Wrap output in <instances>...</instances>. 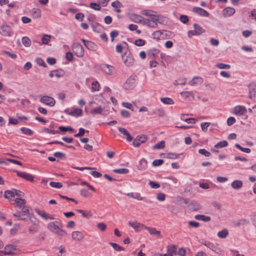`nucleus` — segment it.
<instances>
[{"label":"nucleus","mask_w":256,"mask_h":256,"mask_svg":"<svg viewBox=\"0 0 256 256\" xmlns=\"http://www.w3.org/2000/svg\"><path fill=\"white\" fill-rule=\"evenodd\" d=\"M163 32L162 30L155 31L152 34V38L157 40H160L162 38H163Z\"/></svg>","instance_id":"nucleus-34"},{"label":"nucleus","mask_w":256,"mask_h":256,"mask_svg":"<svg viewBox=\"0 0 256 256\" xmlns=\"http://www.w3.org/2000/svg\"><path fill=\"white\" fill-rule=\"evenodd\" d=\"M76 211L80 214H82V216L84 218H89L92 216L90 212H84V210L80 209L76 210Z\"/></svg>","instance_id":"nucleus-35"},{"label":"nucleus","mask_w":256,"mask_h":256,"mask_svg":"<svg viewBox=\"0 0 256 256\" xmlns=\"http://www.w3.org/2000/svg\"><path fill=\"white\" fill-rule=\"evenodd\" d=\"M180 155V154H177L176 153L170 152V153L166 154V158H170V159H176V158H178Z\"/></svg>","instance_id":"nucleus-49"},{"label":"nucleus","mask_w":256,"mask_h":256,"mask_svg":"<svg viewBox=\"0 0 256 256\" xmlns=\"http://www.w3.org/2000/svg\"><path fill=\"white\" fill-rule=\"evenodd\" d=\"M160 101L166 104H174V102L172 99L170 98H160Z\"/></svg>","instance_id":"nucleus-38"},{"label":"nucleus","mask_w":256,"mask_h":256,"mask_svg":"<svg viewBox=\"0 0 256 256\" xmlns=\"http://www.w3.org/2000/svg\"><path fill=\"white\" fill-rule=\"evenodd\" d=\"M176 249L177 248L176 246L172 245L168 246V254H177Z\"/></svg>","instance_id":"nucleus-47"},{"label":"nucleus","mask_w":256,"mask_h":256,"mask_svg":"<svg viewBox=\"0 0 256 256\" xmlns=\"http://www.w3.org/2000/svg\"><path fill=\"white\" fill-rule=\"evenodd\" d=\"M112 6L115 8L114 11L118 13L121 12V10L118 8H120L122 6V4L118 0L114 2L111 4Z\"/></svg>","instance_id":"nucleus-25"},{"label":"nucleus","mask_w":256,"mask_h":256,"mask_svg":"<svg viewBox=\"0 0 256 256\" xmlns=\"http://www.w3.org/2000/svg\"><path fill=\"white\" fill-rule=\"evenodd\" d=\"M110 244L114 248V250L116 251H121L124 250V248L120 246L116 243L110 242Z\"/></svg>","instance_id":"nucleus-48"},{"label":"nucleus","mask_w":256,"mask_h":256,"mask_svg":"<svg viewBox=\"0 0 256 256\" xmlns=\"http://www.w3.org/2000/svg\"><path fill=\"white\" fill-rule=\"evenodd\" d=\"M126 195L138 200H143V198L140 196V194L138 193L134 194L132 192H130L127 194Z\"/></svg>","instance_id":"nucleus-46"},{"label":"nucleus","mask_w":256,"mask_h":256,"mask_svg":"<svg viewBox=\"0 0 256 256\" xmlns=\"http://www.w3.org/2000/svg\"><path fill=\"white\" fill-rule=\"evenodd\" d=\"M22 43L26 47H28L31 44L30 40L27 36H24L22 38Z\"/></svg>","instance_id":"nucleus-40"},{"label":"nucleus","mask_w":256,"mask_h":256,"mask_svg":"<svg viewBox=\"0 0 256 256\" xmlns=\"http://www.w3.org/2000/svg\"><path fill=\"white\" fill-rule=\"evenodd\" d=\"M15 202L13 204L17 212L13 214V216L20 218L22 220H26L29 216L30 211L28 207L25 206L26 200L22 198L15 199Z\"/></svg>","instance_id":"nucleus-1"},{"label":"nucleus","mask_w":256,"mask_h":256,"mask_svg":"<svg viewBox=\"0 0 256 256\" xmlns=\"http://www.w3.org/2000/svg\"><path fill=\"white\" fill-rule=\"evenodd\" d=\"M160 50L157 48H154L148 52V56L149 59H152L156 58L160 54Z\"/></svg>","instance_id":"nucleus-17"},{"label":"nucleus","mask_w":256,"mask_h":256,"mask_svg":"<svg viewBox=\"0 0 256 256\" xmlns=\"http://www.w3.org/2000/svg\"><path fill=\"white\" fill-rule=\"evenodd\" d=\"M148 140V137L144 134L138 136L134 140L132 144L134 147L138 148L141 144L145 142Z\"/></svg>","instance_id":"nucleus-5"},{"label":"nucleus","mask_w":256,"mask_h":256,"mask_svg":"<svg viewBox=\"0 0 256 256\" xmlns=\"http://www.w3.org/2000/svg\"><path fill=\"white\" fill-rule=\"evenodd\" d=\"M216 66L220 69H229L230 68V66L228 64L223 63H217Z\"/></svg>","instance_id":"nucleus-51"},{"label":"nucleus","mask_w":256,"mask_h":256,"mask_svg":"<svg viewBox=\"0 0 256 256\" xmlns=\"http://www.w3.org/2000/svg\"><path fill=\"white\" fill-rule=\"evenodd\" d=\"M44 131L46 133H48V134H56L60 133V132L58 130H52L48 128H44Z\"/></svg>","instance_id":"nucleus-58"},{"label":"nucleus","mask_w":256,"mask_h":256,"mask_svg":"<svg viewBox=\"0 0 256 256\" xmlns=\"http://www.w3.org/2000/svg\"><path fill=\"white\" fill-rule=\"evenodd\" d=\"M40 102L50 106H53L56 103V101L54 98L48 96H42L40 98Z\"/></svg>","instance_id":"nucleus-7"},{"label":"nucleus","mask_w":256,"mask_h":256,"mask_svg":"<svg viewBox=\"0 0 256 256\" xmlns=\"http://www.w3.org/2000/svg\"><path fill=\"white\" fill-rule=\"evenodd\" d=\"M148 185L151 188L154 189H156L160 187V184L158 183L153 181H150L148 182Z\"/></svg>","instance_id":"nucleus-56"},{"label":"nucleus","mask_w":256,"mask_h":256,"mask_svg":"<svg viewBox=\"0 0 256 256\" xmlns=\"http://www.w3.org/2000/svg\"><path fill=\"white\" fill-rule=\"evenodd\" d=\"M194 28L196 36L200 35L205 32V30L200 25L196 24H194Z\"/></svg>","instance_id":"nucleus-27"},{"label":"nucleus","mask_w":256,"mask_h":256,"mask_svg":"<svg viewBox=\"0 0 256 256\" xmlns=\"http://www.w3.org/2000/svg\"><path fill=\"white\" fill-rule=\"evenodd\" d=\"M21 131L22 133L24 134L28 135V136H32L33 134V132L30 128H25V127H22L20 128Z\"/></svg>","instance_id":"nucleus-42"},{"label":"nucleus","mask_w":256,"mask_h":256,"mask_svg":"<svg viewBox=\"0 0 256 256\" xmlns=\"http://www.w3.org/2000/svg\"><path fill=\"white\" fill-rule=\"evenodd\" d=\"M235 147L244 152L248 154L250 152V148H243L238 144H236Z\"/></svg>","instance_id":"nucleus-50"},{"label":"nucleus","mask_w":256,"mask_h":256,"mask_svg":"<svg viewBox=\"0 0 256 256\" xmlns=\"http://www.w3.org/2000/svg\"><path fill=\"white\" fill-rule=\"evenodd\" d=\"M90 8H92V9H94V10H101L100 5L96 2H90Z\"/></svg>","instance_id":"nucleus-53"},{"label":"nucleus","mask_w":256,"mask_h":256,"mask_svg":"<svg viewBox=\"0 0 256 256\" xmlns=\"http://www.w3.org/2000/svg\"><path fill=\"white\" fill-rule=\"evenodd\" d=\"M246 112V108L242 106H237L234 108V113L236 115L242 116Z\"/></svg>","instance_id":"nucleus-14"},{"label":"nucleus","mask_w":256,"mask_h":256,"mask_svg":"<svg viewBox=\"0 0 256 256\" xmlns=\"http://www.w3.org/2000/svg\"><path fill=\"white\" fill-rule=\"evenodd\" d=\"M58 223V222H50L48 224V228L51 232H55L58 235L62 236L66 234V232L59 228L58 225L56 224Z\"/></svg>","instance_id":"nucleus-2"},{"label":"nucleus","mask_w":256,"mask_h":256,"mask_svg":"<svg viewBox=\"0 0 256 256\" xmlns=\"http://www.w3.org/2000/svg\"><path fill=\"white\" fill-rule=\"evenodd\" d=\"M235 9L232 7H227L222 10V15L224 17L230 16L235 13Z\"/></svg>","instance_id":"nucleus-16"},{"label":"nucleus","mask_w":256,"mask_h":256,"mask_svg":"<svg viewBox=\"0 0 256 256\" xmlns=\"http://www.w3.org/2000/svg\"><path fill=\"white\" fill-rule=\"evenodd\" d=\"M133 20L136 23H142L144 24V22L146 20V18H144L142 16L136 14H133L132 15Z\"/></svg>","instance_id":"nucleus-24"},{"label":"nucleus","mask_w":256,"mask_h":256,"mask_svg":"<svg viewBox=\"0 0 256 256\" xmlns=\"http://www.w3.org/2000/svg\"><path fill=\"white\" fill-rule=\"evenodd\" d=\"M146 41L142 39H137L134 42V44L138 46H142L145 44Z\"/></svg>","instance_id":"nucleus-57"},{"label":"nucleus","mask_w":256,"mask_h":256,"mask_svg":"<svg viewBox=\"0 0 256 256\" xmlns=\"http://www.w3.org/2000/svg\"><path fill=\"white\" fill-rule=\"evenodd\" d=\"M194 218L197 220L205 222H210L211 220L210 216L202 214H196L194 216Z\"/></svg>","instance_id":"nucleus-26"},{"label":"nucleus","mask_w":256,"mask_h":256,"mask_svg":"<svg viewBox=\"0 0 256 256\" xmlns=\"http://www.w3.org/2000/svg\"><path fill=\"white\" fill-rule=\"evenodd\" d=\"M128 224L136 232L140 231L143 228H144L145 226L143 224L137 222H129Z\"/></svg>","instance_id":"nucleus-12"},{"label":"nucleus","mask_w":256,"mask_h":256,"mask_svg":"<svg viewBox=\"0 0 256 256\" xmlns=\"http://www.w3.org/2000/svg\"><path fill=\"white\" fill-rule=\"evenodd\" d=\"M144 24L148 26V27L156 28L158 26V24L150 21L148 19L146 18Z\"/></svg>","instance_id":"nucleus-39"},{"label":"nucleus","mask_w":256,"mask_h":256,"mask_svg":"<svg viewBox=\"0 0 256 256\" xmlns=\"http://www.w3.org/2000/svg\"><path fill=\"white\" fill-rule=\"evenodd\" d=\"M102 70L104 72L108 74H111L112 73V66L108 64H104L101 66Z\"/></svg>","instance_id":"nucleus-21"},{"label":"nucleus","mask_w":256,"mask_h":256,"mask_svg":"<svg viewBox=\"0 0 256 256\" xmlns=\"http://www.w3.org/2000/svg\"><path fill=\"white\" fill-rule=\"evenodd\" d=\"M250 224L249 220L246 219H241L234 222L235 226H240L248 225Z\"/></svg>","instance_id":"nucleus-29"},{"label":"nucleus","mask_w":256,"mask_h":256,"mask_svg":"<svg viewBox=\"0 0 256 256\" xmlns=\"http://www.w3.org/2000/svg\"><path fill=\"white\" fill-rule=\"evenodd\" d=\"M228 143L226 140H222L218 142L214 145V148H221L227 146Z\"/></svg>","instance_id":"nucleus-36"},{"label":"nucleus","mask_w":256,"mask_h":256,"mask_svg":"<svg viewBox=\"0 0 256 256\" xmlns=\"http://www.w3.org/2000/svg\"><path fill=\"white\" fill-rule=\"evenodd\" d=\"M112 172L116 174H126L129 172V170L126 168H122L118 169H114Z\"/></svg>","instance_id":"nucleus-37"},{"label":"nucleus","mask_w":256,"mask_h":256,"mask_svg":"<svg viewBox=\"0 0 256 256\" xmlns=\"http://www.w3.org/2000/svg\"><path fill=\"white\" fill-rule=\"evenodd\" d=\"M148 162L146 159L142 158L139 161L138 168L140 170H144L147 168Z\"/></svg>","instance_id":"nucleus-22"},{"label":"nucleus","mask_w":256,"mask_h":256,"mask_svg":"<svg viewBox=\"0 0 256 256\" xmlns=\"http://www.w3.org/2000/svg\"><path fill=\"white\" fill-rule=\"evenodd\" d=\"M64 74V71L62 70H54V76L58 78L62 77Z\"/></svg>","instance_id":"nucleus-61"},{"label":"nucleus","mask_w":256,"mask_h":256,"mask_svg":"<svg viewBox=\"0 0 256 256\" xmlns=\"http://www.w3.org/2000/svg\"><path fill=\"white\" fill-rule=\"evenodd\" d=\"M192 12L202 16L208 17L209 16V13L206 10L199 7H194Z\"/></svg>","instance_id":"nucleus-11"},{"label":"nucleus","mask_w":256,"mask_h":256,"mask_svg":"<svg viewBox=\"0 0 256 256\" xmlns=\"http://www.w3.org/2000/svg\"><path fill=\"white\" fill-rule=\"evenodd\" d=\"M14 172L16 173L17 176L19 177L22 178L31 182H32L34 180V176L30 174L20 172L17 170H14Z\"/></svg>","instance_id":"nucleus-10"},{"label":"nucleus","mask_w":256,"mask_h":256,"mask_svg":"<svg viewBox=\"0 0 256 256\" xmlns=\"http://www.w3.org/2000/svg\"><path fill=\"white\" fill-rule=\"evenodd\" d=\"M33 16L35 18H40L41 16V11L38 8H34L33 10Z\"/></svg>","instance_id":"nucleus-59"},{"label":"nucleus","mask_w":256,"mask_h":256,"mask_svg":"<svg viewBox=\"0 0 256 256\" xmlns=\"http://www.w3.org/2000/svg\"><path fill=\"white\" fill-rule=\"evenodd\" d=\"M92 88L94 91H98L99 90L100 88V84L97 81H94L92 84Z\"/></svg>","instance_id":"nucleus-64"},{"label":"nucleus","mask_w":256,"mask_h":256,"mask_svg":"<svg viewBox=\"0 0 256 256\" xmlns=\"http://www.w3.org/2000/svg\"><path fill=\"white\" fill-rule=\"evenodd\" d=\"M82 112L81 109L76 108V109H75L74 110L70 112L69 113V114L71 115V116H78L82 115Z\"/></svg>","instance_id":"nucleus-41"},{"label":"nucleus","mask_w":256,"mask_h":256,"mask_svg":"<svg viewBox=\"0 0 256 256\" xmlns=\"http://www.w3.org/2000/svg\"><path fill=\"white\" fill-rule=\"evenodd\" d=\"M249 97L256 101V84L252 82L248 85Z\"/></svg>","instance_id":"nucleus-9"},{"label":"nucleus","mask_w":256,"mask_h":256,"mask_svg":"<svg viewBox=\"0 0 256 256\" xmlns=\"http://www.w3.org/2000/svg\"><path fill=\"white\" fill-rule=\"evenodd\" d=\"M203 79L200 76H194L193 78L189 82L188 84L190 86H194L197 84H200L202 83Z\"/></svg>","instance_id":"nucleus-23"},{"label":"nucleus","mask_w":256,"mask_h":256,"mask_svg":"<svg viewBox=\"0 0 256 256\" xmlns=\"http://www.w3.org/2000/svg\"><path fill=\"white\" fill-rule=\"evenodd\" d=\"M136 76L131 75L124 84V88L127 90L132 89L136 85Z\"/></svg>","instance_id":"nucleus-3"},{"label":"nucleus","mask_w":256,"mask_h":256,"mask_svg":"<svg viewBox=\"0 0 256 256\" xmlns=\"http://www.w3.org/2000/svg\"><path fill=\"white\" fill-rule=\"evenodd\" d=\"M144 228L146 229L148 231V232L150 233L152 235H156L158 236H160V231L157 230L155 228H150L148 226H144Z\"/></svg>","instance_id":"nucleus-30"},{"label":"nucleus","mask_w":256,"mask_h":256,"mask_svg":"<svg viewBox=\"0 0 256 256\" xmlns=\"http://www.w3.org/2000/svg\"><path fill=\"white\" fill-rule=\"evenodd\" d=\"M51 36L48 34H44L42 38V44H46L50 41Z\"/></svg>","instance_id":"nucleus-45"},{"label":"nucleus","mask_w":256,"mask_h":256,"mask_svg":"<svg viewBox=\"0 0 256 256\" xmlns=\"http://www.w3.org/2000/svg\"><path fill=\"white\" fill-rule=\"evenodd\" d=\"M150 114H155L160 117H162L164 115V111L163 108H156L153 110L150 113Z\"/></svg>","instance_id":"nucleus-20"},{"label":"nucleus","mask_w":256,"mask_h":256,"mask_svg":"<svg viewBox=\"0 0 256 256\" xmlns=\"http://www.w3.org/2000/svg\"><path fill=\"white\" fill-rule=\"evenodd\" d=\"M72 235V238L76 240L80 241L84 238L83 234L80 231L73 232Z\"/></svg>","instance_id":"nucleus-19"},{"label":"nucleus","mask_w":256,"mask_h":256,"mask_svg":"<svg viewBox=\"0 0 256 256\" xmlns=\"http://www.w3.org/2000/svg\"><path fill=\"white\" fill-rule=\"evenodd\" d=\"M4 196L6 198L14 197V192L12 190H6L4 192Z\"/></svg>","instance_id":"nucleus-52"},{"label":"nucleus","mask_w":256,"mask_h":256,"mask_svg":"<svg viewBox=\"0 0 256 256\" xmlns=\"http://www.w3.org/2000/svg\"><path fill=\"white\" fill-rule=\"evenodd\" d=\"M92 26L93 30L96 32H100L102 30V26L96 22H92Z\"/></svg>","instance_id":"nucleus-31"},{"label":"nucleus","mask_w":256,"mask_h":256,"mask_svg":"<svg viewBox=\"0 0 256 256\" xmlns=\"http://www.w3.org/2000/svg\"><path fill=\"white\" fill-rule=\"evenodd\" d=\"M210 122H202L200 124V127H201L202 130L204 132L207 131L208 128L210 126Z\"/></svg>","instance_id":"nucleus-63"},{"label":"nucleus","mask_w":256,"mask_h":256,"mask_svg":"<svg viewBox=\"0 0 256 256\" xmlns=\"http://www.w3.org/2000/svg\"><path fill=\"white\" fill-rule=\"evenodd\" d=\"M118 130L119 132H120L121 134H123L124 136H126V139L127 141L131 142L132 140V136L130 134L126 128H118Z\"/></svg>","instance_id":"nucleus-18"},{"label":"nucleus","mask_w":256,"mask_h":256,"mask_svg":"<svg viewBox=\"0 0 256 256\" xmlns=\"http://www.w3.org/2000/svg\"><path fill=\"white\" fill-rule=\"evenodd\" d=\"M181 96L185 98H188L190 96H194L193 93L191 92L184 91L180 92Z\"/></svg>","instance_id":"nucleus-60"},{"label":"nucleus","mask_w":256,"mask_h":256,"mask_svg":"<svg viewBox=\"0 0 256 256\" xmlns=\"http://www.w3.org/2000/svg\"><path fill=\"white\" fill-rule=\"evenodd\" d=\"M165 146V142L164 141L162 140L160 142L157 143L156 144H154L153 146V149L156 150V149H162L164 148Z\"/></svg>","instance_id":"nucleus-44"},{"label":"nucleus","mask_w":256,"mask_h":256,"mask_svg":"<svg viewBox=\"0 0 256 256\" xmlns=\"http://www.w3.org/2000/svg\"><path fill=\"white\" fill-rule=\"evenodd\" d=\"M85 46L90 50H96L98 46L96 44L91 41H88Z\"/></svg>","instance_id":"nucleus-32"},{"label":"nucleus","mask_w":256,"mask_h":256,"mask_svg":"<svg viewBox=\"0 0 256 256\" xmlns=\"http://www.w3.org/2000/svg\"><path fill=\"white\" fill-rule=\"evenodd\" d=\"M35 212L38 214L42 216L44 219L46 220H47L48 214L45 212L44 211L40 210L38 208H36Z\"/></svg>","instance_id":"nucleus-43"},{"label":"nucleus","mask_w":256,"mask_h":256,"mask_svg":"<svg viewBox=\"0 0 256 256\" xmlns=\"http://www.w3.org/2000/svg\"><path fill=\"white\" fill-rule=\"evenodd\" d=\"M16 250V246L14 244H8L5 246L4 250H1L0 253L5 255H12L14 254V252Z\"/></svg>","instance_id":"nucleus-6"},{"label":"nucleus","mask_w":256,"mask_h":256,"mask_svg":"<svg viewBox=\"0 0 256 256\" xmlns=\"http://www.w3.org/2000/svg\"><path fill=\"white\" fill-rule=\"evenodd\" d=\"M218 236L220 238H225L228 235V231L227 229L224 228L218 232Z\"/></svg>","instance_id":"nucleus-33"},{"label":"nucleus","mask_w":256,"mask_h":256,"mask_svg":"<svg viewBox=\"0 0 256 256\" xmlns=\"http://www.w3.org/2000/svg\"><path fill=\"white\" fill-rule=\"evenodd\" d=\"M72 48L73 52L77 56L81 58L84 55V48L80 44H74L73 45Z\"/></svg>","instance_id":"nucleus-4"},{"label":"nucleus","mask_w":256,"mask_h":256,"mask_svg":"<svg viewBox=\"0 0 256 256\" xmlns=\"http://www.w3.org/2000/svg\"><path fill=\"white\" fill-rule=\"evenodd\" d=\"M1 30L2 34L4 36H10L12 34L11 28L7 24L2 25L1 27Z\"/></svg>","instance_id":"nucleus-13"},{"label":"nucleus","mask_w":256,"mask_h":256,"mask_svg":"<svg viewBox=\"0 0 256 256\" xmlns=\"http://www.w3.org/2000/svg\"><path fill=\"white\" fill-rule=\"evenodd\" d=\"M122 57L124 64L127 66H130L134 64V58L131 54L130 53L128 55L123 54Z\"/></svg>","instance_id":"nucleus-8"},{"label":"nucleus","mask_w":256,"mask_h":256,"mask_svg":"<svg viewBox=\"0 0 256 256\" xmlns=\"http://www.w3.org/2000/svg\"><path fill=\"white\" fill-rule=\"evenodd\" d=\"M198 152L200 154H202L206 157H210L212 155V154L210 152L207 151L206 150H205L204 148L200 149L198 150Z\"/></svg>","instance_id":"nucleus-55"},{"label":"nucleus","mask_w":256,"mask_h":256,"mask_svg":"<svg viewBox=\"0 0 256 256\" xmlns=\"http://www.w3.org/2000/svg\"><path fill=\"white\" fill-rule=\"evenodd\" d=\"M50 186L52 188H60L62 186V184L61 182H51L50 183Z\"/></svg>","instance_id":"nucleus-54"},{"label":"nucleus","mask_w":256,"mask_h":256,"mask_svg":"<svg viewBox=\"0 0 256 256\" xmlns=\"http://www.w3.org/2000/svg\"><path fill=\"white\" fill-rule=\"evenodd\" d=\"M36 64L40 66H42L43 67H46V62H44V61L41 58H37L36 59Z\"/></svg>","instance_id":"nucleus-62"},{"label":"nucleus","mask_w":256,"mask_h":256,"mask_svg":"<svg viewBox=\"0 0 256 256\" xmlns=\"http://www.w3.org/2000/svg\"><path fill=\"white\" fill-rule=\"evenodd\" d=\"M203 244L206 246L210 249L216 252L217 254H219L221 252V250L219 248L210 242H206L203 243Z\"/></svg>","instance_id":"nucleus-15"},{"label":"nucleus","mask_w":256,"mask_h":256,"mask_svg":"<svg viewBox=\"0 0 256 256\" xmlns=\"http://www.w3.org/2000/svg\"><path fill=\"white\" fill-rule=\"evenodd\" d=\"M232 187L235 190H239L242 186V182L240 180H235L231 184Z\"/></svg>","instance_id":"nucleus-28"}]
</instances>
